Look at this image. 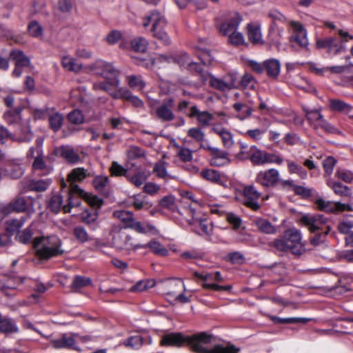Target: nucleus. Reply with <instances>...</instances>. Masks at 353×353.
I'll return each mask as SVG.
<instances>
[{"label": "nucleus", "mask_w": 353, "mask_h": 353, "mask_svg": "<svg viewBox=\"0 0 353 353\" xmlns=\"http://www.w3.org/2000/svg\"><path fill=\"white\" fill-rule=\"evenodd\" d=\"M148 43L143 37H137L132 40L131 48L137 52H145L148 48Z\"/></svg>", "instance_id": "obj_41"}, {"label": "nucleus", "mask_w": 353, "mask_h": 353, "mask_svg": "<svg viewBox=\"0 0 353 353\" xmlns=\"http://www.w3.org/2000/svg\"><path fill=\"white\" fill-rule=\"evenodd\" d=\"M270 245L278 251L290 252L296 256L305 252V245L301 242V233L294 228L287 230L281 238L276 239Z\"/></svg>", "instance_id": "obj_2"}, {"label": "nucleus", "mask_w": 353, "mask_h": 353, "mask_svg": "<svg viewBox=\"0 0 353 353\" xmlns=\"http://www.w3.org/2000/svg\"><path fill=\"white\" fill-rule=\"evenodd\" d=\"M281 64L277 59L265 61V71L270 77L276 78L280 73Z\"/></svg>", "instance_id": "obj_23"}, {"label": "nucleus", "mask_w": 353, "mask_h": 353, "mask_svg": "<svg viewBox=\"0 0 353 353\" xmlns=\"http://www.w3.org/2000/svg\"><path fill=\"white\" fill-rule=\"evenodd\" d=\"M316 204L319 210L326 212L334 213L336 212L352 211L353 209L349 205L340 202L325 201L323 199H318Z\"/></svg>", "instance_id": "obj_13"}, {"label": "nucleus", "mask_w": 353, "mask_h": 353, "mask_svg": "<svg viewBox=\"0 0 353 353\" xmlns=\"http://www.w3.org/2000/svg\"><path fill=\"white\" fill-rule=\"evenodd\" d=\"M256 225L258 229L265 234H274L276 232L275 228L267 220L259 219L256 221Z\"/></svg>", "instance_id": "obj_44"}, {"label": "nucleus", "mask_w": 353, "mask_h": 353, "mask_svg": "<svg viewBox=\"0 0 353 353\" xmlns=\"http://www.w3.org/2000/svg\"><path fill=\"white\" fill-rule=\"evenodd\" d=\"M194 223H198L201 230L205 234H210L212 232L211 224L206 219H194L193 217Z\"/></svg>", "instance_id": "obj_64"}, {"label": "nucleus", "mask_w": 353, "mask_h": 353, "mask_svg": "<svg viewBox=\"0 0 353 353\" xmlns=\"http://www.w3.org/2000/svg\"><path fill=\"white\" fill-rule=\"evenodd\" d=\"M68 121L73 124L79 125L84 122V117L81 110L75 109L68 114Z\"/></svg>", "instance_id": "obj_50"}, {"label": "nucleus", "mask_w": 353, "mask_h": 353, "mask_svg": "<svg viewBox=\"0 0 353 353\" xmlns=\"http://www.w3.org/2000/svg\"><path fill=\"white\" fill-rule=\"evenodd\" d=\"M248 37L253 43H263L262 35L259 26L248 24Z\"/></svg>", "instance_id": "obj_28"}, {"label": "nucleus", "mask_w": 353, "mask_h": 353, "mask_svg": "<svg viewBox=\"0 0 353 353\" xmlns=\"http://www.w3.org/2000/svg\"><path fill=\"white\" fill-rule=\"evenodd\" d=\"M328 185L333 190L336 194H339L341 196H350L351 195L350 188L340 182L329 183Z\"/></svg>", "instance_id": "obj_40"}, {"label": "nucleus", "mask_w": 353, "mask_h": 353, "mask_svg": "<svg viewBox=\"0 0 353 353\" xmlns=\"http://www.w3.org/2000/svg\"><path fill=\"white\" fill-rule=\"evenodd\" d=\"M108 181L109 179L108 176H98L94 178L93 181V185L97 191L103 192L105 188L108 183Z\"/></svg>", "instance_id": "obj_53"}, {"label": "nucleus", "mask_w": 353, "mask_h": 353, "mask_svg": "<svg viewBox=\"0 0 353 353\" xmlns=\"http://www.w3.org/2000/svg\"><path fill=\"white\" fill-rule=\"evenodd\" d=\"M150 23H152V31L153 36L162 41L164 44L169 45L170 39L164 30L167 25V21L164 16L158 11H152L149 15L143 18V26L147 28Z\"/></svg>", "instance_id": "obj_4"}, {"label": "nucleus", "mask_w": 353, "mask_h": 353, "mask_svg": "<svg viewBox=\"0 0 353 353\" xmlns=\"http://www.w3.org/2000/svg\"><path fill=\"white\" fill-rule=\"evenodd\" d=\"M10 59L14 62L15 66L28 67L30 65V60L22 50H13L10 52Z\"/></svg>", "instance_id": "obj_19"}, {"label": "nucleus", "mask_w": 353, "mask_h": 353, "mask_svg": "<svg viewBox=\"0 0 353 353\" xmlns=\"http://www.w3.org/2000/svg\"><path fill=\"white\" fill-rule=\"evenodd\" d=\"M314 127V128L319 127L327 133L336 134L338 132L337 129L335 128L331 124H330L325 119H324L323 117L322 118V119L320 120L319 123L317 125H315Z\"/></svg>", "instance_id": "obj_60"}, {"label": "nucleus", "mask_w": 353, "mask_h": 353, "mask_svg": "<svg viewBox=\"0 0 353 353\" xmlns=\"http://www.w3.org/2000/svg\"><path fill=\"white\" fill-rule=\"evenodd\" d=\"M63 198L59 194L53 195L50 201L49 207L50 210L54 212L58 213L61 208H63L65 213L70 212V208L69 205H63L62 207Z\"/></svg>", "instance_id": "obj_24"}, {"label": "nucleus", "mask_w": 353, "mask_h": 353, "mask_svg": "<svg viewBox=\"0 0 353 353\" xmlns=\"http://www.w3.org/2000/svg\"><path fill=\"white\" fill-rule=\"evenodd\" d=\"M188 135L198 142H203L205 138L204 132L199 128H192L188 131Z\"/></svg>", "instance_id": "obj_55"}, {"label": "nucleus", "mask_w": 353, "mask_h": 353, "mask_svg": "<svg viewBox=\"0 0 353 353\" xmlns=\"http://www.w3.org/2000/svg\"><path fill=\"white\" fill-rule=\"evenodd\" d=\"M126 178L136 187L143 185L147 179V176L143 172H139L132 176L128 174Z\"/></svg>", "instance_id": "obj_49"}, {"label": "nucleus", "mask_w": 353, "mask_h": 353, "mask_svg": "<svg viewBox=\"0 0 353 353\" xmlns=\"http://www.w3.org/2000/svg\"><path fill=\"white\" fill-rule=\"evenodd\" d=\"M89 69L95 74L102 76L108 81L110 85L117 88L120 84L119 72L111 63L98 60L89 65Z\"/></svg>", "instance_id": "obj_5"}, {"label": "nucleus", "mask_w": 353, "mask_h": 353, "mask_svg": "<svg viewBox=\"0 0 353 353\" xmlns=\"http://www.w3.org/2000/svg\"><path fill=\"white\" fill-rule=\"evenodd\" d=\"M209 83L213 88L221 92L230 90L235 85L234 79L230 76L225 77L223 79L211 77Z\"/></svg>", "instance_id": "obj_15"}, {"label": "nucleus", "mask_w": 353, "mask_h": 353, "mask_svg": "<svg viewBox=\"0 0 353 353\" xmlns=\"http://www.w3.org/2000/svg\"><path fill=\"white\" fill-rule=\"evenodd\" d=\"M21 106L10 108L4 113V119L10 124L18 123L21 119Z\"/></svg>", "instance_id": "obj_30"}, {"label": "nucleus", "mask_w": 353, "mask_h": 353, "mask_svg": "<svg viewBox=\"0 0 353 353\" xmlns=\"http://www.w3.org/2000/svg\"><path fill=\"white\" fill-rule=\"evenodd\" d=\"M261 196V193L259 192L254 185H246L243 188V203L247 207L253 210L259 209L260 205L258 203V199Z\"/></svg>", "instance_id": "obj_12"}, {"label": "nucleus", "mask_w": 353, "mask_h": 353, "mask_svg": "<svg viewBox=\"0 0 353 353\" xmlns=\"http://www.w3.org/2000/svg\"><path fill=\"white\" fill-rule=\"evenodd\" d=\"M228 40L230 43L234 46L242 45L245 43L243 35L237 31H235L228 35Z\"/></svg>", "instance_id": "obj_59"}, {"label": "nucleus", "mask_w": 353, "mask_h": 353, "mask_svg": "<svg viewBox=\"0 0 353 353\" xmlns=\"http://www.w3.org/2000/svg\"><path fill=\"white\" fill-rule=\"evenodd\" d=\"M201 175L205 179L212 181V182H218L221 180V176L219 173L211 169H205L201 171Z\"/></svg>", "instance_id": "obj_51"}, {"label": "nucleus", "mask_w": 353, "mask_h": 353, "mask_svg": "<svg viewBox=\"0 0 353 353\" xmlns=\"http://www.w3.org/2000/svg\"><path fill=\"white\" fill-rule=\"evenodd\" d=\"M51 343L54 348H72L75 341L72 337L64 334L59 339L52 340Z\"/></svg>", "instance_id": "obj_31"}, {"label": "nucleus", "mask_w": 353, "mask_h": 353, "mask_svg": "<svg viewBox=\"0 0 353 353\" xmlns=\"http://www.w3.org/2000/svg\"><path fill=\"white\" fill-rule=\"evenodd\" d=\"M139 248H150L155 254L159 256H166L168 250L163 247L159 241H152L145 245H137Z\"/></svg>", "instance_id": "obj_25"}, {"label": "nucleus", "mask_w": 353, "mask_h": 353, "mask_svg": "<svg viewBox=\"0 0 353 353\" xmlns=\"http://www.w3.org/2000/svg\"><path fill=\"white\" fill-rule=\"evenodd\" d=\"M300 221L311 232H321L328 234L331 230L330 225L327 224V219L322 214L304 215L301 218Z\"/></svg>", "instance_id": "obj_7"}, {"label": "nucleus", "mask_w": 353, "mask_h": 353, "mask_svg": "<svg viewBox=\"0 0 353 353\" xmlns=\"http://www.w3.org/2000/svg\"><path fill=\"white\" fill-rule=\"evenodd\" d=\"M113 215L124 223L128 228L134 219L133 213L128 210H117L114 212Z\"/></svg>", "instance_id": "obj_39"}, {"label": "nucleus", "mask_w": 353, "mask_h": 353, "mask_svg": "<svg viewBox=\"0 0 353 353\" xmlns=\"http://www.w3.org/2000/svg\"><path fill=\"white\" fill-rule=\"evenodd\" d=\"M329 103L330 109L335 112L349 113L352 110V106L350 104L340 99H330Z\"/></svg>", "instance_id": "obj_29"}, {"label": "nucleus", "mask_w": 353, "mask_h": 353, "mask_svg": "<svg viewBox=\"0 0 353 353\" xmlns=\"http://www.w3.org/2000/svg\"><path fill=\"white\" fill-rule=\"evenodd\" d=\"M72 235L79 243H85L92 239L88 232L81 225H77L73 228Z\"/></svg>", "instance_id": "obj_27"}, {"label": "nucleus", "mask_w": 353, "mask_h": 353, "mask_svg": "<svg viewBox=\"0 0 353 353\" xmlns=\"http://www.w3.org/2000/svg\"><path fill=\"white\" fill-rule=\"evenodd\" d=\"M97 219L98 214L96 211L85 210L81 214V222L89 225L92 230L98 227Z\"/></svg>", "instance_id": "obj_21"}, {"label": "nucleus", "mask_w": 353, "mask_h": 353, "mask_svg": "<svg viewBox=\"0 0 353 353\" xmlns=\"http://www.w3.org/2000/svg\"><path fill=\"white\" fill-rule=\"evenodd\" d=\"M159 205L161 208L174 210L176 208L174 197L172 195L165 196L159 201Z\"/></svg>", "instance_id": "obj_54"}, {"label": "nucleus", "mask_w": 353, "mask_h": 353, "mask_svg": "<svg viewBox=\"0 0 353 353\" xmlns=\"http://www.w3.org/2000/svg\"><path fill=\"white\" fill-rule=\"evenodd\" d=\"M21 132L23 136L17 137L12 135L6 128L0 126V144H3L9 139L19 142H28L32 139V134L28 125L23 127Z\"/></svg>", "instance_id": "obj_10"}, {"label": "nucleus", "mask_w": 353, "mask_h": 353, "mask_svg": "<svg viewBox=\"0 0 353 353\" xmlns=\"http://www.w3.org/2000/svg\"><path fill=\"white\" fill-rule=\"evenodd\" d=\"M92 281L89 277L76 276L70 285L73 292H79L81 289L91 285Z\"/></svg>", "instance_id": "obj_34"}, {"label": "nucleus", "mask_w": 353, "mask_h": 353, "mask_svg": "<svg viewBox=\"0 0 353 353\" xmlns=\"http://www.w3.org/2000/svg\"><path fill=\"white\" fill-rule=\"evenodd\" d=\"M174 100L173 98H165L158 105L154 111L156 118L162 122H170L174 120Z\"/></svg>", "instance_id": "obj_8"}, {"label": "nucleus", "mask_w": 353, "mask_h": 353, "mask_svg": "<svg viewBox=\"0 0 353 353\" xmlns=\"http://www.w3.org/2000/svg\"><path fill=\"white\" fill-rule=\"evenodd\" d=\"M129 90L124 88L117 87V88H114L112 92H110V96L115 99H125L128 97Z\"/></svg>", "instance_id": "obj_62"}, {"label": "nucleus", "mask_w": 353, "mask_h": 353, "mask_svg": "<svg viewBox=\"0 0 353 353\" xmlns=\"http://www.w3.org/2000/svg\"><path fill=\"white\" fill-rule=\"evenodd\" d=\"M34 199L26 197L19 194L14 197L10 202L2 208V212L9 214L12 212L17 213H31L34 212L33 208Z\"/></svg>", "instance_id": "obj_6"}, {"label": "nucleus", "mask_w": 353, "mask_h": 353, "mask_svg": "<svg viewBox=\"0 0 353 353\" xmlns=\"http://www.w3.org/2000/svg\"><path fill=\"white\" fill-rule=\"evenodd\" d=\"M198 58L203 65H209L214 61V57L208 50H201L198 54Z\"/></svg>", "instance_id": "obj_61"}, {"label": "nucleus", "mask_w": 353, "mask_h": 353, "mask_svg": "<svg viewBox=\"0 0 353 353\" xmlns=\"http://www.w3.org/2000/svg\"><path fill=\"white\" fill-rule=\"evenodd\" d=\"M70 182V190H69V196L68 199V205L69 207H74L77 205V203H74L72 202L73 194H77L79 196L84 198L86 195L87 192H84L82 189H81L77 184H76V181H72Z\"/></svg>", "instance_id": "obj_32"}, {"label": "nucleus", "mask_w": 353, "mask_h": 353, "mask_svg": "<svg viewBox=\"0 0 353 353\" xmlns=\"http://www.w3.org/2000/svg\"><path fill=\"white\" fill-rule=\"evenodd\" d=\"M189 117H196L198 123L203 127L208 126L210 121L214 119L212 114L208 111H200L195 105L191 107Z\"/></svg>", "instance_id": "obj_16"}, {"label": "nucleus", "mask_w": 353, "mask_h": 353, "mask_svg": "<svg viewBox=\"0 0 353 353\" xmlns=\"http://www.w3.org/2000/svg\"><path fill=\"white\" fill-rule=\"evenodd\" d=\"M165 164L166 163L165 161L156 163L153 168V172L159 178L165 179L169 177L172 179L173 177L170 176L167 172Z\"/></svg>", "instance_id": "obj_46"}, {"label": "nucleus", "mask_w": 353, "mask_h": 353, "mask_svg": "<svg viewBox=\"0 0 353 353\" xmlns=\"http://www.w3.org/2000/svg\"><path fill=\"white\" fill-rule=\"evenodd\" d=\"M28 32L34 37H39L42 35L43 28L37 21H32L28 25Z\"/></svg>", "instance_id": "obj_52"}, {"label": "nucleus", "mask_w": 353, "mask_h": 353, "mask_svg": "<svg viewBox=\"0 0 353 353\" xmlns=\"http://www.w3.org/2000/svg\"><path fill=\"white\" fill-rule=\"evenodd\" d=\"M51 183L50 179L41 180H30L28 181L26 188L28 190L34 192L45 191Z\"/></svg>", "instance_id": "obj_22"}, {"label": "nucleus", "mask_w": 353, "mask_h": 353, "mask_svg": "<svg viewBox=\"0 0 353 353\" xmlns=\"http://www.w3.org/2000/svg\"><path fill=\"white\" fill-rule=\"evenodd\" d=\"M212 338V335L205 332L187 336H183L182 333L174 332L165 334L162 337L161 345L181 347L185 343L196 353H238L239 349L234 345L224 347L216 345L212 349L208 350L204 345L210 343Z\"/></svg>", "instance_id": "obj_1"}, {"label": "nucleus", "mask_w": 353, "mask_h": 353, "mask_svg": "<svg viewBox=\"0 0 353 353\" xmlns=\"http://www.w3.org/2000/svg\"><path fill=\"white\" fill-rule=\"evenodd\" d=\"M110 170L112 175L125 176V177L128 175L127 170L122 165L115 161L112 163Z\"/></svg>", "instance_id": "obj_63"}, {"label": "nucleus", "mask_w": 353, "mask_h": 353, "mask_svg": "<svg viewBox=\"0 0 353 353\" xmlns=\"http://www.w3.org/2000/svg\"><path fill=\"white\" fill-rule=\"evenodd\" d=\"M328 41L327 50L329 53L337 54L345 50L343 44L337 43L334 37H328Z\"/></svg>", "instance_id": "obj_48"}, {"label": "nucleus", "mask_w": 353, "mask_h": 353, "mask_svg": "<svg viewBox=\"0 0 353 353\" xmlns=\"http://www.w3.org/2000/svg\"><path fill=\"white\" fill-rule=\"evenodd\" d=\"M18 328L13 320L1 318L0 316V332L4 334H10L17 332Z\"/></svg>", "instance_id": "obj_33"}, {"label": "nucleus", "mask_w": 353, "mask_h": 353, "mask_svg": "<svg viewBox=\"0 0 353 353\" xmlns=\"http://www.w3.org/2000/svg\"><path fill=\"white\" fill-rule=\"evenodd\" d=\"M126 79L128 85L132 88L142 90L145 86V82L140 76L129 75L127 76Z\"/></svg>", "instance_id": "obj_47"}, {"label": "nucleus", "mask_w": 353, "mask_h": 353, "mask_svg": "<svg viewBox=\"0 0 353 353\" xmlns=\"http://www.w3.org/2000/svg\"><path fill=\"white\" fill-rule=\"evenodd\" d=\"M233 107H234V110L237 112H240V111L243 110V109H245V110H244L245 114L242 113L238 116V117L241 120H243V119H245L246 117H249L252 112V109L251 108L248 107L241 103H234L233 105Z\"/></svg>", "instance_id": "obj_58"}, {"label": "nucleus", "mask_w": 353, "mask_h": 353, "mask_svg": "<svg viewBox=\"0 0 353 353\" xmlns=\"http://www.w3.org/2000/svg\"><path fill=\"white\" fill-rule=\"evenodd\" d=\"M200 148L210 152L212 158L210 160V164L214 166H221L223 163H217V160H222L223 161H230L228 156V152L226 151L221 150L219 148H213L209 145L201 143Z\"/></svg>", "instance_id": "obj_14"}, {"label": "nucleus", "mask_w": 353, "mask_h": 353, "mask_svg": "<svg viewBox=\"0 0 353 353\" xmlns=\"http://www.w3.org/2000/svg\"><path fill=\"white\" fill-rule=\"evenodd\" d=\"M131 237L129 234L123 230H119L114 232L112 237V244L115 248L119 250H131L139 248L137 245H133L130 241Z\"/></svg>", "instance_id": "obj_9"}, {"label": "nucleus", "mask_w": 353, "mask_h": 353, "mask_svg": "<svg viewBox=\"0 0 353 353\" xmlns=\"http://www.w3.org/2000/svg\"><path fill=\"white\" fill-rule=\"evenodd\" d=\"M123 344L126 347L139 349L143 344V339L139 335L132 336L125 340Z\"/></svg>", "instance_id": "obj_43"}, {"label": "nucleus", "mask_w": 353, "mask_h": 353, "mask_svg": "<svg viewBox=\"0 0 353 353\" xmlns=\"http://www.w3.org/2000/svg\"><path fill=\"white\" fill-rule=\"evenodd\" d=\"M242 19L238 13H234L233 16L227 21L222 23L219 30L223 35H229L236 31L237 27L241 23Z\"/></svg>", "instance_id": "obj_17"}, {"label": "nucleus", "mask_w": 353, "mask_h": 353, "mask_svg": "<svg viewBox=\"0 0 353 353\" xmlns=\"http://www.w3.org/2000/svg\"><path fill=\"white\" fill-rule=\"evenodd\" d=\"M60 154L67 161L71 163H77L80 160L79 156L75 152L74 149L68 147H61L59 149Z\"/></svg>", "instance_id": "obj_35"}, {"label": "nucleus", "mask_w": 353, "mask_h": 353, "mask_svg": "<svg viewBox=\"0 0 353 353\" xmlns=\"http://www.w3.org/2000/svg\"><path fill=\"white\" fill-rule=\"evenodd\" d=\"M265 152L253 145L250 148V159L254 165L265 164Z\"/></svg>", "instance_id": "obj_26"}, {"label": "nucleus", "mask_w": 353, "mask_h": 353, "mask_svg": "<svg viewBox=\"0 0 353 353\" xmlns=\"http://www.w3.org/2000/svg\"><path fill=\"white\" fill-rule=\"evenodd\" d=\"M191 61H192L189 56L185 52L177 55L173 59V62L178 63L181 67H183L187 69L188 68Z\"/></svg>", "instance_id": "obj_56"}, {"label": "nucleus", "mask_w": 353, "mask_h": 353, "mask_svg": "<svg viewBox=\"0 0 353 353\" xmlns=\"http://www.w3.org/2000/svg\"><path fill=\"white\" fill-rule=\"evenodd\" d=\"M305 112V117L306 119L310 122H319L321 119L323 117V116L321 114L319 110H304Z\"/></svg>", "instance_id": "obj_57"}, {"label": "nucleus", "mask_w": 353, "mask_h": 353, "mask_svg": "<svg viewBox=\"0 0 353 353\" xmlns=\"http://www.w3.org/2000/svg\"><path fill=\"white\" fill-rule=\"evenodd\" d=\"M48 121L50 124V128L54 132H58L63 124V117L61 114L59 112H55L51 115H50L48 118Z\"/></svg>", "instance_id": "obj_38"}, {"label": "nucleus", "mask_w": 353, "mask_h": 353, "mask_svg": "<svg viewBox=\"0 0 353 353\" xmlns=\"http://www.w3.org/2000/svg\"><path fill=\"white\" fill-rule=\"evenodd\" d=\"M61 63L63 67L69 71L78 72L82 69V65L70 57H63Z\"/></svg>", "instance_id": "obj_36"}, {"label": "nucleus", "mask_w": 353, "mask_h": 353, "mask_svg": "<svg viewBox=\"0 0 353 353\" xmlns=\"http://www.w3.org/2000/svg\"><path fill=\"white\" fill-rule=\"evenodd\" d=\"M87 170L83 168H74L68 176V181H81L87 177Z\"/></svg>", "instance_id": "obj_42"}, {"label": "nucleus", "mask_w": 353, "mask_h": 353, "mask_svg": "<svg viewBox=\"0 0 353 353\" xmlns=\"http://www.w3.org/2000/svg\"><path fill=\"white\" fill-rule=\"evenodd\" d=\"M291 48L295 50L304 49L308 50L309 42L307 38V32L303 34H293L290 37Z\"/></svg>", "instance_id": "obj_18"}, {"label": "nucleus", "mask_w": 353, "mask_h": 353, "mask_svg": "<svg viewBox=\"0 0 353 353\" xmlns=\"http://www.w3.org/2000/svg\"><path fill=\"white\" fill-rule=\"evenodd\" d=\"M61 241L58 236H51L36 239L33 246L36 250L37 256L40 259L48 260L64 253V250L61 249Z\"/></svg>", "instance_id": "obj_3"}, {"label": "nucleus", "mask_w": 353, "mask_h": 353, "mask_svg": "<svg viewBox=\"0 0 353 353\" xmlns=\"http://www.w3.org/2000/svg\"><path fill=\"white\" fill-rule=\"evenodd\" d=\"M6 174L13 179L21 178L23 174V170L18 164H10L6 169Z\"/></svg>", "instance_id": "obj_45"}, {"label": "nucleus", "mask_w": 353, "mask_h": 353, "mask_svg": "<svg viewBox=\"0 0 353 353\" xmlns=\"http://www.w3.org/2000/svg\"><path fill=\"white\" fill-rule=\"evenodd\" d=\"M279 181V172L274 168L259 172L256 178V181L264 187L275 186Z\"/></svg>", "instance_id": "obj_11"}, {"label": "nucleus", "mask_w": 353, "mask_h": 353, "mask_svg": "<svg viewBox=\"0 0 353 353\" xmlns=\"http://www.w3.org/2000/svg\"><path fill=\"white\" fill-rule=\"evenodd\" d=\"M26 217H21L20 219H11L6 222V231L10 234L17 232L23 225Z\"/></svg>", "instance_id": "obj_37"}, {"label": "nucleus", "mask_w": 353, "mask_h": 353, "mask_svg": "<svg viewBox=\"0 0 353 353\" xmlns=\"http://www.w3.org/2000/svg\"><path fill=\"white\" fill-rule=\"evenodd\" d=\"M32 168L34 170L42 171L43 174H47L52 170V167L48 165L44 161L41 151L37 152V155L32 163Z\"/></svg>", "instance_id": "obj_20"}]
</instances>
